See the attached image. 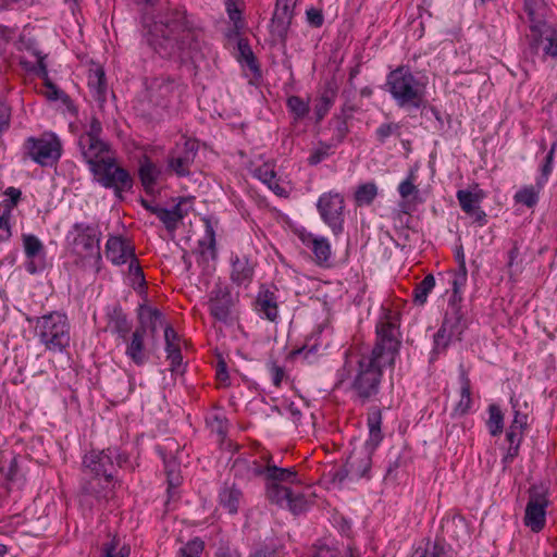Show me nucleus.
<instances>
[{
	"instance_id": "obj_1",
	"label": "nucleus",
	"mask_w": 557,
	"mask_h": 557,
	"mask_svg": "<svg viewBox=\"0 0 557 557\" xmlns=\"http://www.w3.org/2000/svg\"><path fill=\"white\" fill-rule=\"evenodd\" d=\"M398 335L396 320L386 315L376 325V342L371 352L358 360L351 388L363 403L377 395L383 369L394 366L400 346Z\"/></svg>"
},
{
	"instance_id": "obj_2",
	"label": "nucleus",
	"mask_w": 557,
	"mask_h": 557,
	"mask_svg": "<svg viewBox=\"0 0 557 557\" xmlns=\"http://www.w3.org/2000/svg\"><path fill=\"white\" fill-rule=\"evenodd\" d=\"M199 34L189 27L186 11L169 8L158 21L149 27L147 41L162 58L178 57L193 59L199 51Z\"/></svg>"
},
{
	"instance_id": "obj_3",
	"label": "nucleus",
	"mask_w": 557,
	"mask_h": 557,
	"mask_svg": "<svg viewBox=\"0 0 557 557\" xmlns=\"http://www.w3.org/2000/svg\"><path fill=\"white\" fill-rule=\"evenodd\" d=\"M115 448H107L101 451H90L84 458V465L89 474L83 490L86 494L92 495L98 499H108L113 495V455Z\"/></svg>"
},
{
	"instance_id": "obj_4",
	"label": "nucleus",
	"mask_w": 557,
	"mask_h": 557,
	"mask_svg": "<svg viewBox=\"0 0 557 557\" xmlns=\"http://www.w3.org/2000/svg\"><path fill=\"white\" fill-rule=\"evenodd\" d=\"M71 326L64 313L53 311L37 318L36 335L40 343L50 351H63L71 342Z\"/></svg>"
},
{
	"instance_id": "obj_5",
	"label": "nucleus",
	"mask_w": 557,
	"mask_h": 557,
	"mask_svg": "<svg viewBox=\"0 0 557 557\" xmlns=\"http://www.w3.org/2000/svg\"><path fill=\"white\" fill-rule=\"evenodd\" d=\"M100 238L98 225L75 223L67 235L71 253L82 262L92 260L98 263L101 259Z\"/></svg>"
},
{
	"instance_id": "obj_6",
	"label": "nucleus",
	"mask_w": 557,
	"mask_h": 557,
	"mask_svg": "<svg viewBox=\"0 0 557 557\" xmlns=\"http://www.w3.org/2000/svg\"><path fill=\"white\" fill-rule=\"evenodd\" d=\"M386 85L400 107H420L422 94L417 79L408 69L400 66L392 71L387 76Z\"/></svg>"
},
{
	"instance_id": "obj_7",
	"label": "nucleus",
	"mask_w": 557,
	"mask_h": 557,
	"mask_svg": "<svg viewBox=\"0 0 557 557\" xmlns=\"http://www.w3.org/2000/svg\"><path fill=\"white\" fill-rule=\"evenodd\" d=\"M95 180L104 188L114 189L117 198L122 199V193L129 190L133 186V178L129 173L120 166L116 158L110 157L100 161V164L90 170Z\"/></svg>"
},
{
	"instance_id": "obj_8",
	"label": "nucleus",
	"mask_w": 557,
	"mask_h": 557,
	"mask_svg": "<svg viewBox=\"0 0 557 557\" xmlns=\"http://www.w3.org/2000/svg\"><path fill=\"white\" fill-rule=\"evenodd\" d=\"M26 156L41 166H52L62 153L60 139L54 135H44L39 138L29 137L25 141Z\"/></svg>"
},
{
	"instance_id": "obj_9",
	"label": "nucleus",
	"mask_w": 557,
	"mask_h": 557,
	"mask_svg": "<svg viewBox=\"0 0 557 557\" xmlns=\"http://www.w3.org/2000/svg\"><path fill=\"white\" fill-rule=\"evenodd\" d=\"M528 494L523 523L532 532L539 533L546 524V509L549 504L548 493L544 486L532 485Z\"/></svg>"
},
{
	"instance_id": "obj_10",
	"label": "nucleus",
	"mask_w": 557,
	"mask_h": 557,
	"mask_svg": "<svg viewBox=\"0 0 557 557\" xmlns=\"http://www.w3.org/2000/svg\"><path fill=\"white\" fill-rule=\"evenodd\" d=\"M317 207L321 218L334 234L341 233L344 223V198L339 194H324L320 197Z\"/></svg>"
},
{
	"instance_id": "obj_11",
	"label": "nucleus",
	"mask_w": 557,
	"mask_h": 557,
	"mask_svg": "<svg viewBox=\"0 0 557 557\" xmlns=\"http://www.w3.org/2000/svg\"><path fill=\"white\" fill-rule=\"evenodd\" d=\"M199 145L196 139L188 138L182 148L173 150L168 158V166L177 176L184 177L190 174V165L198 153Z\"/></svg>"
},
{
	"instance_id": "obj_12",
	"label": "nucleus",
	"mask_w": 557,
	"mask_h": 557,
	"mask_svg": "<svg viewBox=\"0 0 557 557\" xmlns=\"http://www.w3.org/2000/svg\"><path fill=\"white\" fill-rule=\"evenodd\" d=\"M253 465L252 473L263 476L265 485H284L285 483L300 482L295 468H280L272 463L271 457H269L265 466L256 462Z\"/></svg>"
},
{
	"instance_id": "obj_13",
	"label": "nucleus",
	"mask_w": 557,
	"mask_h": 557,
	"mask_svg": "<svg viewBox=\"0 0 557 557\" xmlns=\"http://www.w3.org/2000/svg\"><path fill=\"white\" fill-rule=\"evenodd\" d=\"M297 0H276L271 20V33L281 41H285Z\"/></svg>"
},
{
	"instance_id": "obj_14",
	"label": "nucleus",
	"mask_w": 557,
	"mask_h": 557,
	"mask_svg": "<svg viewBox=\"0 0 557 557\" xmlns=\"http://www.w3.org/2000/svg\"><path fill=\"white\" fill-rule=\"evenodd\" d=\"M78 147L83 159L89 165V170L100 164L101 160L106 161V158L114 156L111 146L102 139L79 137Z\"/></svg>"
},
{
	"instance_id": "obj_15",
	"label": "nucleus",
	"mask_w": 557,
	"mask_h": 557,
	"mask_svg": "<svg viewBox=\"0 0 557 557\" xmlns=\"http://www.w3.org/2000/svg\"><path fill=\"white\" fill-rule=\"evenodd\" d=\"M483 198L484 193L482 190L471 193L469 190L461 189L457 191V199L462 211L480 225H484L486 222V214L479 206Z\"/></svg>"
},
{
	"instance_id": "obj_16",
	"label": "nucleus",
	"mask_w": 557,
	"mask_h": 557,
	"mask_svg": "<svg viewBox=\"0 0 557 557\" xmlns=\"http://www.w3.org/2000/svg\"><path fill=\"white\" fill-rule=\"evenodd\" d=\"M233 306L231 293L226 287L216 286L209 300L211 314L219 321L226 322L230 318Z\"/></svg>"
},
{
	"instance_id": "obj_17",
	"label": "nucleus",
	"mask_w": 557,
	"mask_h": 557,
	"mask_svg": "<svg viewBox=\"0 0 557 557\" xmlns=\"http://www.w3.org/2000/svg\"><path fill=\"white\" fill-rule=\"evenodd\" d=\"M106 256L114 264H124L135 257L134 246L121 236L109 237L106 245Z\"/></svg>"
},
{
	"instance_id": "obj_18",
	"label": "nucleus",
	"mask_w": 557,
	"mask_h": 557,
	"mask_svg": "<svg viewBox=\"0 0 557 557\" xmlns=\"http://www.w3.org/2000/svg\"><path fill=\"white\" fill-rule=\"evenodd\" d=\"M525 11L530 20V29L533 34V41L531 42L532 48H537L539 35L541 34V27L545 25V17L547 14V7L544 0H525Z\"/></svg>"
},
{
	"instance_id": "obj_19",
	"label": "nucleus",
	"mask_w": 557,
	"mask_h": 557,
	"mask_svg": "<svg viewBox=\"0 0 557 557\" xmlns=\"http://www.w3.org/2000/svg\"><path fill=\"white\" fill-rule=\"evenodd\" d=\"M147 333V329L144 324L136 327L133 332L129 343L126 347V356L136 364L143 366L148 359L144 338Z\"/></svg>"
},
{
	"instance_id": "obj_20",
	"label": "nucleus",
	"mask_w": 557,
	"mask_h": 557,
	"mask_svg": "<svg viewBox=\"0 0 557 557\" xmlns=\"http://www.w3.org/2000/svg\"><path fill=\"white\" fill-rule=\"evenodd\" d=\"M257 309L268 320L275 321L278 315V307L276 296L269 289L262 290L258 294L256 299Z\"/></svg>"
},
{
	"instance_id": "obj_21",
	"label": "nucleus",
	"mask_w": 557,
	"mask_h": 557,
	"mask_svg": "<svg viewBox=\"0 0 557 557\" xmlns=\"http://www.w3.org/2000/svg\"><path fill=\"white\" fill-rule=\"evenodd\" d=\"M109 327L119 334L123 339L126 338L127 334L131 331V323L127 320L126 314L123 312L122 308L116 306L109 313Z\"/></svg>"
},
{
	"instance_id": "obj_22",
	"label": "nucleus",
	"mask_w": 557,
	"mask_h": 557,
	"mask_svg": "<svg viewBox=\"0 0 557 557\" xmlns=\"http://www.w3.org/2000/svg\"><path fill=\"white\" fill-rule=\"evenodd\" d=\"M232 280L236 284L250 282L253 275V268L249 264L246 257H236L232 264Z\"/></svg>"
},
{
	"instance_id": "obj_23",
	"label": "nucleus",
	"mask_w": 557,
	"mask_h": 557,
	"mask_svg": "<svg viewBox=\"0 0 557 557\" xmlns=\"http://www.w3.org/2000/svg\"><path fill=\"white\" fill-rule=\"evenodd\" d=\"M460 382H461L460 399L455 407V413H457L459 416H463L469 411L471 404H472L470 379H469L468 374L466 373V371H463V370L460 373Z\"/></svg>"
},
{
	"instance_id": "obj_24",
	"label": "nucleus",
	"mask_w": 557,
	"mask_h": 557,
	"mask_svg": "<svg viewBox=\"0 0 557 557\" xmlns=\"http://www.w3.org/2000/svg\"><path fill=\"white\" fill-rule=\"evenodd\" d=\"M256 174L260 181L268 185L277 196H286L287 190L278 183L276 173L269 165L264 164L257 169Z\"/></svg>"
},
{
	"instance_id": "obj_25",
	"label": "nucleus",
	"mask_w": 557,
	"mask_h": 557,
	"mask_svg": "<svg viewBox=\"0 0 557 557\" xmlns=\"http://www.w3.org/2000/svg\"><path fill=\"white\" fill-rule=\"evenodd\" d=\"M160 173V170L157 168L154 163L150 161V159L145 158L140 162L138 174L140 182L146 190H149L150 188L153 187Z\"/></svg>"
},
{
	"instance_id": "obj_26",
	"label": "nucleus",
	"mask_w": 557,
	"mask_h": 557,
	"mask_svg": "<svg viewBox=\"0 0 557 557\" xmlns=\"http://www.w3.org/2000/svg\"><path fill=\"white\" fill-rule=\"evenodd\" d=\"M242 496L240 490L236 488L235 485H225L220 493V504L227 509L230 513H236Z\"/></svg>"
},
{
	"instance_id": "obj_27",
	"label": "nucleus",
	"mask_w": 557,
	"mask_h": 557,
	"mask_svg": "<svg viewBox=\"0 0 557 557\" xmlns=\"http://www.w3.org/2000/svg\"><path fill=\"white\" fill-rule=\"evenodd\" d=\"M456 314V323L450 325V331L448 332L447 329L449 326V320L446 318L441 326V329L436 332L434 335V344L435 349H445L449 343L450 336L454 334L453 329H457V333L460 334L461 330L459 329L458 324L460 323V317L458 315V312H455Z\"/></svg>"
},
{
	"instance_id": "obj_28",
	"label": "nucleus",
	"mask_w": 557,
	"mask_h": 557,
	"mask_svg": "<svg viewBox=\"0 0 557 557\" xmlns=\"http://www.w3.org/2000/svg\"><path fill=\"white\" fill-rule=\"evenodd\" d=\"M156 215L169 231H174L177 227V223L183 219L180 203L174 206L171 210L165 208L156 209Z\"/></svg>"
},
{
	"instance_id": "obj_29",
	"label": "nucleus",
	"mask_w": 557,
	"mask_h": 557,
	"mask_svg": "<svg viewBox=\"0 0 557 557\" xmlns=\"http://www.w3.org/2000/svg\"><path fill=\"white\" fill-rule=\"evenodd\" d=\"M543 182L544 181H542V180L539 181L536 184V187L535 186H527V187H523L522 189H520L515 195L516 202L522 203V205L527 206L528 208L534 207L539 201V194H540V189L542 188Z\"/></svg>"
},
{
	"instance_id": "obj_30",
	"label": "nucleus",
	"mask_w": 557,
	"mask_h": 557,
	"mask_svg": "<svg viewBox=\"0 0 557 557\" xmlns=\"http://www.w3.org/2000/svg\"><path fill=\"white\" fill-rule=\"evenodd\" d=\"M265 495L271 503L284 507L292 495V491L289 487L282 484L265 485Z\"/></svg>"
},
{
	"instance_id": "obj_31",
	"label": "nucleus",
	"mask_w": 557,
	"mask_h": 557,
	"mask_svg": "<svg viewBox=\"0 0 557 557\" xmlns=\"http://www.w3.org/2000/svg\"><path fill=\"white\" fill-rule=\"evenodd\" d=\"M435 286V278L432 274H428L413 290V300L418 305L425 304L429 293Z\"/></svg>"
},
{
	"instance_id": "obj_32",
	"label": "nucleus",
	"mask_w": 557,
	"mask_h": 557,
	"mask_svg": "<svg viewBox=\"0 0 557 557\" xmlns=\"http://www.w3.org/2000/svg\"><path fill=\"white\" fill-rule=\"evenodd\" d=\"M311 246L313 255L315 257V261L319 264H324L329 262L331 258V246L325 238H312Z\"/></svg>"
},
{
	"instance_id": "obj_33",
	"label": "nucleus",
	"mask_w": 557,
	"mask_h": 557,
	"mask_svg": "<svg viewBox=\"0 0 557 557\" xmlns=\"http://www.w3.org/2000/svg\"><path fill=\"white\" fill-rule=\"evenodd\" d=\"M177 87L178 84L175 79L170 77H160L153 81L151 90L156 92L158 97L163 99L171 95Z\"/></svg>"
},
{
	"instance_id": "obj_34",
	"label": "nucleus",
	"mask_w": 557,
	"mask_h": 557,
	"mask_svg": "<svg viewBox=\"0 0 557 557\" xmlns=\"http://www.w3.org/2000/svg\"><path fill=\"white\" fill-rule=\"evenodd\" d=\"M377 195L374 183L360 185L355 193V200L358 206L370 205Z\"/></svg>"
},
{
	"instance_id": "obj_35",
	"label": "nucleus",
	"mask_w": 557,
	"mask_h": 557,
	"mask_svg": "<svg viewBox=\"0 0 557 557\" xmlns=\"http://www.w3.org/2000/svg\"><path fill=\"white\" fill-rule=\"evenodd\" d=\"M286 104L297 120L304 119L310 110L309 102L298 96H289Z\"/></svg>"
},
{
	"instance_id": "obj_36",
	"label": "nucleus",
	"mask_w": 557,
	"mask_h": 557,
	"mask_svg": "<svg viewBox=\"0 0 557 557\" xmlns=\"http://www.w3.org/2000/svg\"><path fill=\"white\" fill-rule=\"evenodd\" d=\"M382 413L379 409L372 410L368 414V425L370 431V438L377 444L382 440L381 433Z\"/></svg>"
},
{
	"instance_id": "obj_37",
	"label": "nucleus",
	"mask_w": 557,
	"mask_h": 557,
	"mask_svg": "<svg viewBox=\"0 0 557 557\" xmlns=\"http://www.w3.org/2000/svg\"><path fill=\"white\" fill-rule=\"evenodd\" d=\"M490 419L487 421V425L490 429V433L495 436L503 431L504 416L502 410L497 405H490L488 407Z\"/></svg>"
},
{
	"instance_id": "obj_38",
	"label": "nucleus",
	"mask_w": 557,
	"mask_h": 557,
	"mask_svg": "<svg viewBox=\"0 0 557 557\" xmlns=\"http://www.w3.org/2000/svg\"><path fill=\"white\" fill-rule=\"evenodd\" d=\"M205 225H206V238L203 240L199 242V245L201 247V253H206V249L209 250L210 256L212 259L216 256V249H215V233L213 230V226L209 219H205Z\"/></svg>"
},
{
	"instance_id": "obj_39",
	"label": "nucleus",
	"mask_w": 557,
	"mask_h": 557,
	"mask_svg": "<svg viewBox=\"0 0 557 557\" xmlns=\"http://www.w3.org/2000/svg\"><path fill=\"white\" fill-rule=\"evenodd\" d=\"M335 90L330 88L325 90L320 97L318 103L315 104V114L318 120H322L325 114L329 112L335 99Z\"/></svg>"
},
{
	"instance_id": "obj_40",
	"label": "nucleus",
	"mask_w": 557,
	"mask_h": 557,
	"mask_svg": "<svg viewBox=\"0 0 557 557\" xmlns=\"http://www.w3.org/2000/svg\"><path fill=\"white\" fill-rule=\"evenodd\" d=\"M23 246L27 258L33 259L44 251L42 243L32 234L23 235Z\"/></svg>"
},
{
	"instance_id": "obj_41",
	"label": "nucleus",
	"mask_w": 557,
	"mask_h": 557,
	"mask_svg": "<svg viewBox=\"0 0 557 557\" xmlns=\"http://www.w3.org/2000/svg\"><path fill=\"white\" fill-rule=\"evenodd\" d=\"M88 84L97 90L99 96H103L106 94V74L102 67L98 66L94 70H90Z\"/></svg>"
},
{
	"instance_id": "obj_42",
	"label": "nucleus",
	"mask_w": 557,
	"mask_h": 557,
	"mask_svg": "<svg viewBox=\"0 0 557 557\" xmlns=\"http://www.w3.org/2000/svg\"><path fill=\"white\" fill-rule=\"evenodd\" d=\"M120 544V540L114 536L112 541L103 546V557H128L129 556V547L123 545L117 549Z\"/></svg>"
},
{
	"instance_id": "obj_43",
	"label": "nucleus",
	"mask_w": 557,
	"mask_h": 557,
	"mask_svg": "<svg viewBox=\"0 0 557 557\" xmlns=\"http://www.w3.org/2000/svg\"><path fill=\"white\" fill-rule=\"evenodd\" d=\"M445 554L444 546L435 541H428L425 547L423 549L416 550V557H441Z\"/></svg>"
},
{
	"instance_id": "obj_44",
	"label": "nucleus",
	"mask_w": 557,
	"mask_h": 557,
	"mask_svg": "<svg viewBox=\"0 0 557 557\" xmlns=\"http://www.w3.org/2000/svg\"><path fill=\"white\" fill-rule=\"evenodd\" d=\"M128 275L133 284H138L139 286H144L146 284L143 268L140 267L136 256L129 261Z\"/></svg>"
},
{
	"instance_id": "obj_45",
	"label": "nucleus",
	"mask_w": 557,
	"mask_h": 557,
	"mask_svg": "<svg viewBox=\"0 0 557 557\" xmlns=\"http://www.w3.org/2000/svg\"><path fill=\"white\" fill-rule=\"evenodd\" d=\"M202 550L203 542L199 539H194L180 549V557H199Z\"/></svg>"
},
{
	"instance_id": "obj_46",
	"label": "nucleus",
	"mask_w": 557,
	"mask_h": 557,
	"mask_svg": "<svg viewBox=\"0 0 557 557\" xmlns=\"http://www.w3.org/2000/svg\"><path fill=\"white\" fill-rule=\"evenodd\" d=\"M165 473L169 488L176 487L181 484L182 478L180 475L177 465L174 460L165 461Z\"/></svg>"
},
{
	"instance_id": "obj_47",
	"label": "nucleus",
	"mask_w": 557,
	"mask_h": 557,
	"mask_svg": "<svg viewBox=\"0 0 557 557\" xmlns=\"http://www.w3.org/2000/svg\"><path fill=\"white\" fill-rule=\"evenodd\" d=\"M164 339L166 354L172 350L181 349L178 335L170 325H165L164 327Z\"/></svg>"
},
{
	"instance_id": "obj_48",
	"label": "nucleus",
	"mask_w": 557,
	"mask_h": 557,
	"mask_svg": "<svg viewBox=\"0 0 557 557\" xmlns=\"http://www.w3.org/2000/svg\"><path fill=\"white\" fill-rule=\"evenodd\" d=\"M45 87L47 88L46 90V96L48 99L50 100H63L64 102L69 100V96L60 90L57 85H54L51 79H47L45 83Z\"/></svg>"
},
{
	"instance_id": "obj_49",
	"label": "nucleus",
	"mask_w": 557,
	"mask_h": 557,
	"mask_svg": "<svg viewBox=\"0 0 557 557\" xmlns=\"http://www.w3.org/2000/svg\"><path fill=\"white\" fill-rule=\"evenodd\" d=\"M146 311H147V319L149 320V323H150V332L153 336L154 333L157 332V329L159 326H163V324H164L163 320H162V314L158 309H154V308H147Z\"/></svg>"
},
{
	"instance_id": "obj_50",
	"label": "nucleus",
	"mask_w": 557,
	"mask_h": 557,
	"mask_svg": "<svg viewBox=\"0 0 557 557\" xmlns=\"http://www.w3.org/2000/svg\"><path fill=\"white\" fill-rule=\"evenodd\" d=\"M9 199L3 201L4 210H9V213L11 214L12 209L17 205L18 200L21 199V190L15 187H9L4 193Z\"/></svg>"
},
{
	"instance_id": "obj_51",
	"label": "nucleus",
	"mask_w": 557,
	"mask_h": 557,
	"mask_svg": "<svg viewBox=\"0 0 557 557\" xmlns=\"http://www.w3.org/2000/svg\"><path fill=\"white\" fill-rule=\"evenodd\" d=\"M414 175L413 173H410L407 180L400 183L398 190L403 198H408L409 196L413 194H418V189L416 185L413 184Z\"/></svg>"
},
{
	"instance_id": "obj_52",
	"label": "nucleus",
	"mask_w": 557,
	"mask_h": 557,
	"mask_svg": "<svg viewBox=\"0 0 557 557\" xmlns=\"http://www.w3.org/2000/svg\"><path fill=\"white\" fill-rule=\"evenodd\" d=\"M285 506L288 507L293 513L297 515L305 510L306 499L302 495L294 496L292 494L288 500L286 502Z\"/></svg>"
},
{
	"instance_id": "obj_53",
	"label": "nucleus",
	"mask_w": 557,
	"mask_h": 557,
	"mask_svg": "<svg viewBox=\"0 0 557 557\" xmlns=\"http://www.w3.org/2000/svg\"><path fill=\"white\" fill-rule=\"evenodd\" d=\"M557 149V141L553 143L548 153L546 154L545 162L542 166V181H546L553 169L554 154Z\"/></svg>"
},
{
	"instance_id": "obj_54",
	"label": "nucleus",
	"mask_w": 557,
	"mask_h": 557,
	"mask_svg": "<svg viewBox=\"0 0 557 557\" xmlns=\"http://www.w3.org/2000/svg\"><path fill=\"white\" fill-rule=\"evenodd\" d=\"M102 134V125L101 122L97 117H91L89 128L85 133H83L79 137H89L101 139Z\"/></svg>"
},
{
	"instance_id": "obj_55",
	"label": "nucleus",
	"mask_w": 557,
	"mask_h": 557,
	"mask_svg": "<svg viewBox=\"0 0 557 557\" xmlns=\"http://www.w3.org/2000/svg\"><path fill=\"white\" fill-rule=\"evenodd\" d=\"M11 108L2 100H0V134L7 131L10 126Z\"/></svg>"
},
{
	"instance_id": "obj_56",
	"label": "nucleus",
	"mask_w": 557,
	"mask_h": 557,
	"mask_svg": "<svg viewBox=\"0 0 557 557\" xmlns=\"http://www.w3.org/2000/svg\"><path fill=\"white\" fill-rule=\"evenodd\" d=\"M225 5H226V12H227L231 21H233L235 24H237V22L242 21V10L237 7V3L235 0H226Z\"/></svg>"
},
{
	"instance_id": "obj_57",
	"label": "nucleus",
	"mask_w": 557,
	"mask_h": 557,
	"mask_svg": "<svg viewBox=\"0 0 557 557\" xmlns=\"http://www.w3.org/2000/svg\"><path fill=\"white\" fill-rule=\"evenodd\" d=\"M10 219L11 214L9 213V210H4L0 215V230L4 232V234H0V240H5L11 236Z\"/></svg>"
},
{
	"instance_id": "obj_58",
	"label": "nucleus",
	"mask_w": 557,
	"mask_h": 557,
	"mask_svg": "<svg viewBox=\"0 0 557 557\" xmlns=\"http://www.w3.org/2000/svg\"><path fill=\"white\" fill-rule=\"evenodd\" d=\"M329 156V147H320L312 151L310 157L308 158V162L310 165H317L322 160H324Z\"/></svg>"
},
{
	"instance_id": "obj_59",
	"label": "nucleus",
	"mask_w": 557,
	"mask_h": 557,
	"mask_svg": "<svg viewBox=\"0 0 557 557\" xmlns=\"http://www.w3.org/2000/svg\"><path fill=\"white\" fill-rule=\"evenodd\" d=\"M310 557H339V553L336 548L320 545L314 549Z\"/></svg>"
},
{
	"instance_id": "obj_60",
	"label": "nucleus",
	"mask_w": 557,
	"mask_h": 557,
	"mask_svg": "<svg viewBox=\"0 0 557 557\" xmlns=\"http://www.w3.org/2000/svg\"><path fill=\"white\" fill-rule=\"evenodd\" d=\"M399 126L394 123L382 124L377 131V137L381 141H384L387 137H389L394 132L398 131Z\"/></svg>"
},
{
	"instance_id": "obj_61",
	"label": "nucleus",
	"mask_w": 557,
	"mask_h": 557,
	"mask_svg": "<svg viewBox=\"0 0 557 557\" xmlns=\"http://www.w3.org/2000/svg\"><path fill=\"white\" fill-rule=\"evenodd\" d=\"M1 472L8 480H13L17 472V458H11L8 466L2 463Z\"/></svg>"
},
{
	"instance_id": "obj_62",
	"label": "nucleus",
	"mask_w": 557,
	"mask_h": 557,
	"mask_svg": "<svg viewBox=\"0 0 557 557\" xmlns=\"http://www.w3.org/2000/svg\"><path fill=\"white\" fill-rule=\"evenodd\" d=\"M307 20L312 26L320 27L324 21L322 11L314 8L309 9L307 11Z\"/></svg>"
},
{
	"instance_id": "obj_63",
	"label": "nucleus",
	"mask_w": 557,
	"mask_h": 557,
	"mask_svg": "<svg viewBox=\"0 0 557 557\" xmlns=\"http://www.w3.org/2000/svg\"><path fill=\"white\" fill-rule=\"evenodd\" d=\"M166 358L171 362V371L172 372L180 371V368H181L182 361H183V356H182L181 349L172 350V351L168 352Z\"/></svg>"
},
{
	"instance_id": "obj_64",
	"label": "nucleus",
	"mask_w": 557,
	"mask_h": 557,
	"mask_svg": "<svg viewBox=\"0 0 557 557\" xmlns=\"http://www.w3.org/2000/svg\"><path fill=\"white\" fill-rule=\"evenodd\" d=\"M238 48L242 52V55L245 58L247 64L249 65V67L252 69L256 63V58H255L250 47L247 44H243L242 41H239Z\"/></svg>"
}]
</instances>
